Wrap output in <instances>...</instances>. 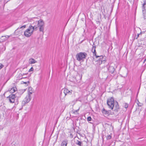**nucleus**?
I'll return each mask as SVG.
<instances>
[{
  "instance_id": "obj_1",
  "label": "nucleus",
  "mask_w": 146,
  "mask_h": 146,
  "mask_svg": "<svg viewBox=\"0 0 146 146\" xmlns=\"http://www.w3.org/2000/svg\"><path fill=\"white\" fill-rule=\"evenodd\" d=\"M30 25L29 28L24 32V35L27 37H29L33 34L34 31H36L39 28V31L43 32L44 30V23L42 20L36 21Z\"/></svg>"
},
{
  "instance_id": "obj_2",
  "label": "nucleus",
  "mask_w": 146,
  "mask_h": 146,
  "mask_svg": "<svg viewBox=\"0 0 146 146\" xmlns=\"http://www.w3.org/2000/svg\"><path fill=\"white\" fill-rule=\"evenodd\" d=\"M107 104L110 108L111 110L114 108V111H117L119 109V106L117 102L114 101V99L113 97H111L108 99L107 101Z\"/></svg>"
},
{
  "instance_id": "obj_3",
  "label": "nucleus",
  "mask_w": 146,
  "mask_h": 146,
  "mask_svg": "<svg viewBox=\"0 0 146 146\" xmlns=\"http://www.w3.org/2000/svg\"><path fill=\"white\" fill-rule=\"evenodd\" d=\"M87 54L86 52H81L78 53L76 55L77 60L79 61H83L86 58Z\"/></svg>"
},
{
  "instance_id": "obj_4",
  "label": "nucleus",
  "mask_w": 146,
  "mask_h": 146,
  "mask_svg": "<svg viewBox=\"0 0 146 146\" xmlns=\"http://www.w3.org/2000/svg\"><path fill=\"white\" fill-rule=\"evenodd\" d=\"M31 98V97L28 95L22 101V106H23L25 105L26 104L29 102Z\"/></svg>"
},
{
  "instance_id": "obj_5",
  "label": "nucleus",
  "mask_w": 146,
  "mask_h": 146,
  "mask_svg": "<svg viewBox=\"0 0 146 146\" xmlns=\"http://www.w3.org/2000/svg\"><path fill=\"white\" fill-rule=\"evenodd\" d=\"M143 14L145 19H146V0H144L143 4Z\"/></svg>"
},
{
  "instance_id": "obj_6",
  "label": "nucleus",
  "mask_w": 146,
  "mask_h": 146,
  "mask_svg": "<svg viewBox=\"0 0 146 146\" xmlns=\"http://www.w3.org/2000/svg\"><path fill=\"white\" fill-rule=\"evenodd\" d=\"M16 97V96L15 94H11L7 98L8 99L10 102L13 103L15 102V98Z\"/></svg>"
},
{
  "instance_id": "obj_7",
  "label": "nucleus",
  "mask_w": 146,
  "mask_h": 146,
  "mask_svg": "<svg viewBox=\"0 0 146 146\" xmlns=\"http://www.w3.org/2000/svg\"><path fill=\"white\" fill-rule=\"evenodd\" d=\"M93 53V54L95 56L96 58H99L98 59V61H99V64H102V59L103 58V56H97L96 55V50H95V52H94V51H92Z\"/></svg>"
},
{
  "instance_id": "obj_8",
  "label": "nucleus",
  "mask_w": 146,
  "mask_h": 146,
  "mask_svg": "<svg viewBox=\"0 0 146 146\" xmlns=\"http://www.w3.org/2000/svg\"><path fill=\"white\" fill-rule=\"evenodd\" d=\"M72 90H69L67 88H65L64 90V92L65 95H66L67 94L70 95L72 93Z\"/></svg>"
},
{
  "instance_id": "obj_9",
  "label": "nucleus",
  "mask_w": 146,
  "mask_h": 146,
  "mask_svg": "<svg viewBox=\"0 0 146 146\" xmlns=\"http://www.w3.org/2000/svg\"><path fill=\"white\" fill-rule=\"evenodd\" d=\"M108 70L111 73H113L115 70V68L113 66H110L108 68Z\"/></svg>"
},
{
  "instance_id": "obj_10",
  "label": "nucleus",
  "mask_w": 146,
  "mask_h": 146,
  "mask_svg": "<svg viewBox=\"0 0 146 146\" xmlns=\"http://www.w3.org/2000/svg\"><path fill=\"white\" fill-rule=\"evenodd\" d=\"M68 143V141L67 139H65L62 141L61 146H67Z\"/></svg>"
},
{
  "instance_id": "obj_11",
  "label": "nucleus",
  "mask_w": 146,
  "mask_h": 146,
  "mask_svg": "<svg viewBox=\"0 0 146 146\" xmlns=\"http://www.w3.org/2000/svg\"><path fill=\"white\" fill-rule=\"evenodd\" d=\"M29 63L30 64H34L37 62V61L35 60L33 58H31L29 60Z\"/></svg>"
},
{
  "instance_id": "obj_12",
  "label": "nucleus",
  "mask_w": 146,
  "mask_h": 146,
  "mask_svg": "<svg viewBox=\"0 0 146 146\" xmlns=\"http://www.w3.org/2000/svg\"><path fill=\"white\" fill-rule=\"evenodd\" d=\"M76 144L78 145L79 146H82L83 145L82 142L78 140H77Z\"/></svg>"
},
{
  "instance_id": "obj_13",
  "label": "nucleus",
  "mask_w": 146,
  "mask_h": 146,
  "mask_svg": "<svg viewBox=\"0 0 146 146\" xmlns=\"http://www.w3.org/2000/svg\"><path fill=\"white\" fill-rule=\"evenodd\" d=\"M32 88H29V92L28 93V95L31 96V94H32L33 93V91L31 90Z\"/></svg>"
},
{
  "instance_id": "obj_14",
  "label": "nucleus",
  "mask_w": 146,
  "mask_h": 146,
  "mask_svg": "<svg viewBox=\"0 0 146 146\" xmlns=\"http://www.w3.org/2000/svg\"><path fill=\"white\" fill-rule=\"evenodd\" d=\"M18 78L20 79H21L22 78H27V77H23V75L22 74L20 73L19 74L18 76Z\"/></svg>"
},
{
  "instance_id": "obj_15",
  "label": "nucleus",
  "mask_w": 146,
  "mask_h": 146,
  "mask_svg": "<svg viewBox=\"0 0 146 146\" xmlns=\"http://www.w3.org/2000/svg\"><path fill=\"white\" fill-rule=\"evenodd\" d=\"M16 90L17 89L16 88L13 87L11 89V90H10V92L11 93H13L16 91Z\"/></svg>"
},
{
  "instance_id": "obj_16",
  "label": "nucleus",
  "mask_w": 146,
  "mask_h": 146,
  "mask_svg": "<svg viewBox=\"0 0 146 146\" xmlns=\"http://www.w3.org/2000/svg\"><path fill=\"white\" fill-rule=\"evenodd\" d=\"M96 46L94 44V43H93V47L92 49V51H94V52H95L96 50Z\"/></svg>"
},
{
  "instance_id": "obj_17",
  "label": "nucleus",
  "mask_w": 146,
  "mask_h": 146,
  "mask_svg": "<svg viewBox=\"0 0 146 146\" xmlns=\"http://www.w3.org/2000/svg\"><path fill=\"white\" fill-rule=\"evenodd\" d=\"M111 136L110 135L107 136L106 138L107 139H110L111 138Z\"/></svg>"
},
{
  "instance_id": "obj_18",
  "label": "nucleus",
  "mask_w": 146,
  "mask_h": 146,
  "mask_svg": "<svg viewBox=\"0 0 146 146\" xmlns=\"http://www.w3.org/2000/svg\"><path fill=\"white\" fill-rule=\"evenodd\" d=\"M137 104L139 106H142V104L139 102L138 100L137 101Z\"/></svg>"
},
{
  "instance_id": "obj_19",
  "label": "nucleus",
  "mask_w": 146,
  "mask_h": 146,
  "mask_svg": "<svg viewBox=\"0 0 146 146\" xmlns=\"http://www.w3.org/2000/svg\"><path fill=\"white\" fill-rule=\"evenodd\" d=\"M102 112L104 113L105 114H107V111L106 110H105V109H104L102 110Z\"/></svg>"
},
{
  "instance_id": "obj_20",
  "label": "nucleus",
  "mask_w": 146,
  "mask_h": 146,
  "mask_svg": "<svg viewBox=\"0 0 146 146\" xmlns=\"http://www.w3.org/2000/svg\"><path fill=\"white\" fill-rule=\"evenodd\" d=\"M26 27V25H23L20 28H18V29H19V28L21 29H23L24 28H25Z\"/></svg>"
},
{
  "instance_id": "obj_21",
  "label": "nucleus",
  "mask_w": 146,
  "mask_h": 146,
  "mask_svg": "<svg viewBox=\"0 0 146 146\" xmlns=\"http://www.w3.org/2000/svg\"><path fill=\"white\" fill-rule=\"evenodd\" d=\"M88 121H90L91 120L92 118L90 116L88 117L87 118Z\"/></svg>"
},
{
  "instance_id": "obj_22",
  "label": "nucleus",
  "mask_w": 146,
  "mask_h": 146,
  "mask_svg": "<svg viewBox=\"0 0 146 146\" xmlns=\"http://www.w3.org/2000/svg\"><path fill=\"white\" fill-rule=\"evenodd\" d=\"M27 82L28 83H30V82H29V81H28L27 82H23V81H22L21 82V84H26Z\"/></svg>"
},
{
  "instance_id": "obj_23",
  "label": "nucleus",
  "mask_w": 146,
  "mask_h": 146,
  "mask_svg": "<svg viewBox=\"0 0 146 146\" xmlns=\"http://www.w3.org/2000/svg\"><path fill=\"white\" fill-rule=\"evenodd\" d=\"M128 104H125V105H124V107L125 108H128Z\"/></svg>"
},
{
  "instance_id": "obj_24",
  "label": "nucleus",
  "mask_w": 146,
  "mask_h": 146,
  "mask_svg": "<svg viewBox=\"0 0 146 146\" xmlns=\"http://www.w3.org/2000/svg\"><path fill=\"white\" fill-rule=\"evenodd\" d=\"M33 68L32 67L29 70V72H30L31 71H32L33 70Z\"/></svg>"
},
{
  "instance_id": "obj_25",
  "label": "nucleus",
  "mask_w": 146,
  "mask_h": 146,
  "mask_svg": "<svg viewBox=\"0 0 146 146\" xmlns=\"http://www.w3.org/2000/svg\"><path fill=\"white\" fill-rule=\"evenodd\" d=\"M4 66L2 64H0V70Z\"/></svg>"
},
{
  "instance_id": "obj_26",
  "label": "nucleus",
  "mask_w": 146,
  "mask_h": 146,
  "mask_svg": "<svg viewBox=\"0 0 146 146\" xmlns=\"http://www.w3.org/2000/svg\"><path fill=\"white\" fill-rule=\"evenodd\" d=\"M28 73H23L22 74L23 75V76L24 75H27V74H28Z\"/></svg>"
},
{
  "instance_id": "obj_27",
  "label": "nucleus",
  "mask_w": 146,
  "mask_h": 146,
  "mask_svg": "<svg viewBox=\"0 0 146 146\" xmlns=\"http://www.w3.org/2000/svg\"><path fill=\"white\" fill-rule=\"evenodd\" d=\"M139 34H137V37H136V39H137L138 38V37H139Z\"/></svg>"
},
{
  "instance_id": "obj_28",
  "label": "nucleus",
  "mask_w": 146,
  "mask_h": 146,
  "mask_svg": "<svg viewBox=\"0 0 146 146\" xmlns=\"http://www.w3.org/2000/svg\"><path fill=\"white\" fill-rule=\"evenodd\" d=\"M33 19H37V18L36 17H34V18H33Z\"/></svg>"
},
{
  "instance_id": "obj_29",
  "label": "nucleus",
  "mask_w": 146,
  "mask_h": 146,
  "mask_svg": "<svg viewBox=\"0 0 146 146\" xmlns=\"http://www.w3.org/2000/svg\"><path fill=\"white\" fill-rule=\"evenodd\" d=\"M7 36V38H8L9 37V36Z\"/></svg>"
},
{
  "instance_id": "obj_30",
  "label": "nucleus",
  "mask_w": 146,
  "mask_h": 146,
  "mask_svg": "<svg viewBox=\"0 0 146 146\" xmlns=\"http://www.w3.org/2000/svg\"><path fill=\"white\" fill-rule=\"evenodd\" d=\"M77 110L75 111L74 112L75 113V112H77Z\"/></svg>"
},
{
  "instance_id": "obj_31",
  "label": "nucleus",
  "mask_w": 146,
  "mask_h": 146,
  "mask_svg": "<svg viewBox=\"0 0 146 146\" xmlns=\"http://www.w3.org/2000/svg\"><path fill=\"white\" fill-rule=\"evenodd\" d=\"M145 101H146V98H145Z\"/></svg>"
},
{
  "instance_id": "obj_32",
  "label": "nucleus",
  "mask_w": 146,
  "mask_h": 146,
  "mask_svg": "<svg viewBox=\"0 0 146 146\" xmlns=\"http://www.w3.org/2000/svg\"><path fill=\"white\" fill-rule=\"evenodd\" d=\"M23 77H25L24 76H23Z\"/></svg>"
}]
</instances>
